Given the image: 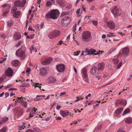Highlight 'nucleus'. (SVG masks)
I'll return each instance as SVG.
<instances>
[{"instance_id":"58","label":"nucleus","mask_w":132,"mask_h":132,"mask_svg":"<svg viewBox=\"0 0 132 132\" xmlns=\"http://www.w3.org/2000/svg\"><path fill=\"white\" fill-rule=\"evenodd\" d=\"M55 118L57 120H61V118L60 117H56Z\"/></svg>"},{"instance_id":"18","label":"nucleus","mask_w":132,"mask_h":132,"mask_svg":"<svg viewBox=\"0 0 132 132\" xmlns=\"http://www.w3.org/2000/svg\"><path fill=\"white\" fill-rule=\"evenodd\" d=\"M50 63V58L48 57L45 59V60L41 62V64L44 65H48Z\"/></svg>"},{"instance_id":"35","label":"nucleus","mask_w":132,"mask_h":132,"mask_svg":"<svg viewBox=\"0 0 132 132\" xmlns=\"http://www.w3.org/2000/svg\"><path fill=\"white\" fill-rule=\"evenodd\" d=\"M101 129V126H100L98 127H96L94 129V132H96L100 130Z\"/></svg>"},{"instance_id":"47","label":"nucleus","mask_w":132,"mask_h":132,"mask_svg":"<svg viewBox=\"0 0 132 132\" xmlns=\"http://www.w3.org/2000/svg\"><path fill=\"white\" fill-rule=\"evenodd\" d=\"M77 100L75 101V102H77L81 100L80 97L78 96L77 97Z\"/></svg>"},{"instance_id":"46","label":"nucleus","mask_w":132,"mask_h":132,"mask_svg":"<svg viewBox=\"0 0 132 132\" xmlns=\"http://www.w3.org/2000/svg\"><path fill=\"white\" fill-rule=\"evenodd\" d=\"M8 13V11H7L5 12L3 14V16H6V15Z\"/></svg>"},{"instance_id":"23","label":"nucleus","mask_w":132,"mask_h":132,"mask_svg":"<svg viewBox=\"0 0 132 132\" xmlns=\"http://www.w3.org/2000/svg\"><path fill=\"white\" fill-rule=\"evenodd\" d=\"M125 122L128 124L132 123V118L131 117L127 118L125 120Z\"/></svg>"},{"instance_id":"39","label":"nucleus","mask_w":132,"mask_h":132,"mask_svg":"<svg viewBox=\"0 0 132 132\" xmlns=\"http://www.w3.org/2000/svg\"><path fill=\"white\" fill-rule=\"evenodd\" d=\"M76 25L77 24L76 23L75 25L73 26V32H75L76 29Z\"/></svg>"},{"instance_id":"40","label":"nucleus","mask_w":132,"mask_h":132,"mask_svg":"<svg viewBox=\"0 0 132 132\" xmlns=\"http://www.w3.org/2000/svg\"><path fill=\"white\" fill-rule=\"evenodd\" d=\"M122 64V62H120L117 65V68L118 69L120 68Z\"/></svg>"},{"instance_id":"8","label":"nucleus","mask_w":132,"mask_h":132,"mask_svg":"<svg viewBox=\"0 0 132 132\" xmlns=\"http://www.w3.org/2000/svg\"><path fill=\"white\" fill-rule=\"evenodd\" d=\"M17 100L18 101L22 103V105H23L24 108H27V107L28 103L27 102L24 101L23 100L22 96L21 97H18L17 98Z\"/></svg>"},{"instance_id":"63","label":"nucleus","mask_w":132,"mask_h":132,"mask_svg":"<svg viewBox=\"0 0 132 132\" xmlns=\"http://www.w3.org/2000/svg\"><path fill=\"white\" fill-rule=\"evenodd\" d=\"M67 13L66 12H63L61 14V15L62 16H63L67 14Z\"/></svg>"},{"instance_id":"7","label":"nucleus","mask_w":132,"mask_h":132,"mask_svg":"<svg viewBox=\"0 0 132 132\" xmlns=\"http://www.w3.org/2000/svg\"><path fill=\"white\" fill-rule=\"evenodd\" d=\"M26 2V0H23L22 1L19 0L18 1L15 2V5L17 7H23Z\"/></svg>"},{"instance_id":"26","label":"nucleus","mask_w":132,"mask_h":132,"mask_svg":"<svg viewBox=\"0 0 132 132\" xmlns=\"http://www.w3.org/2000/svg\"><path fill=\"white\" fill-rule=\"evenodd\" d=\"M2 7L7 10H8L10 8V5L7 4H4L2 6Z\"/></svg>"},{"instance_id":"21","label":"nucleus","mask_w":132,"mask_h":132,"mask_svg":"<svg viewBox=\"0 0 132 132\" xmlns=\"http://www.w3.org/2000/svg\"><path fill=\"white\" fill-rule=\"evenodd\" d=\"M19 61L17 60H13L11 62L12 65L15 67H16L18 65Z\"/></svg>"},{"instance_id":"54","label":"nucleus","mask_w":132,"mask_h":132,"mask_svg":"<svg viewBox=\"0 0 132 132\" xmlns=\"http://www.w3.org/2000/svg\"><path fill=\"white\" fill-rule=\"evenodd\" d=\"M61 108V106L59 105H57L56 106V109L57 110H59Z\"/></svg>"},{"instance_id":"61","label":"nucleus","mask_w":132,"mask_h":132,"mask_svg":"<svg viewBox=\"0 0 132 132\" xmlns=\"http://www.w3.org/2000/svg\"><path fill=\"white\" fill-rule=\"evenodd\" d=\"M46 6H50V1H47L46 3Z\"/></svg>"},{"instance_id":"14","label":"nucleus","mask_w":132,"mask_h":132,"mask_svg":"<svg viewBox=\"0 0 132 132\" xmlns=\"http://www.w3.org/2000/svg\"><path fill=\"white\" fill-rule=\"evenodd\" d=\"M21 37L20 34L19 32L15 33L13 36V38L15 40L19 39L21 38Z\"/></svg>"},{"instance_id":"31","label":"nucleus","mask_w":132,"mask_h":132,"mask_svg":"<svg viewBox=\"0 0 132 132\" xmlns=\"http://www.w3.org/2000/svg\"><path fill=\"white\" fill-rule=\"evenodd\" d=\"M17 10V9L15 7H13L12 8L11 10V13H14L16 12Z\"/></svg>"},{"instance_id":"9","label":"nucleus","mask_w":132,"mask_h":132,"mask_svg":"<svg viewBox=\"0 0 132 132\" xmlns=\"http://www.w3.org/2000/svg\"><path fill=\"white\" fill-rule=\"evenodd\" d=\"M98 70L97 69V67L95 66H94L90 70L91 73L94 75H96L99 73Z\"/></svg>"},{"instance_id":"27","label":"nucleus","mask_w":132,"mask_h":132,"mask_svg":"<svg viewBox=\"0 0 132 132\" xmlns=\"http://www.w3.org/2000/svg\"><path fill=\"white\" fill-rule=\"evenodd\" d=\"M127 103L126 101L125 100H122L119 103V104L125 106L126 105Z\"/></svg>"},{"instance_id":"41","label":"nucleus","mask_w":132,"mask_h":132,"mask_svg":"<svg viewBox=\"0 0 132 132\" xmlns=\"http://www.w3.org/2000/svg\"><path fill=\"white\" fill-rule=\"evenodd\" d=\"M21 43V42L20 41H19L18 42V44H17L16 45L15 47H18L20 45Z\"/></svg>"},{"instance_id":"33","label":"nucleus","mask_w":132,"mask_h":132,"mask_svg":"<svg viewBox=\"0 0 132 132\" xmlns=\"http://www.w3.org/2000/svg\"><path fill=\"white\" fill-rule=\"evenodd\" d=\"M17 113L19 116L22 115L23 114V110H20Z\"/></svg>"},{"instance_id":"42","label":"nucleus","mask_w":132,"mask_h":132,"mask_svg":"<svg viewBox=\"0 0 132 132\" xmlns=\"http://www.w3.org/2000/svg\"><path fill=\"white\" fill-rule=\"evenodd\" d=\"M12 84H9L7 85V86H5V89H7V88H10L12 86Z\"/></svg>"},{"instance_id":"45","label":"nucleus","mask_w":132,"mask_h":132,"mask_svg":"<svg viewBox=\"0 0 132 132\" xmlns=\"http://www.w3.org/2000/svg\"><path fill=\"white\" fill-rule=\"evenodd\" d=\"M80 52V51H79L77 52H74V55L75 56H77L79 55Z\"/></svg>"},{"instance_id":"59","label":"nucleus","mask_w":132,"mask_h":132,"mask_svg":"<svg viewBox=\"0 0 132 132\" xmlns=\"http://www.w3.org/2000/svg\"><path fill=\"white\" fill-rule=\"evenodd\" d=\"M80 9H79L77 10L76 11V13L77 14H78L80 12Z\"/></svg>"},{"instance_id":"37","label":"nucleus","mask_w":132,"mask_h":132,"mask_svg":"<svg viewBox=\"0 0 132 132\" xmlns=\"http://www.w3.org/2000/svg\"><path fill=\"white\" fill-rule=\"evenodd\" d=\"M68 19H70V18L68 16H65L62 19V21H64L68 20Z\"/></svg>"},{"instance_id":"3","label":"nucleus","mask_w":132,"mask_h":132,"mask_svg":"<svg viewBox=\"0 0 132 132\" xmlns=\"http://www.w3.org/2000/svg\"><path fill=\"white\" fill-rule=\"evenodd\" d=\"M121 13V11L119 6H114L112 10V13L115 17L119 15Z\"/></svg>"},{"instance_id":"43","label":"nucleus","mask_w":132,"mask_h":132,"mask_svg":"<svg viewBox=\"0 0 132 132\" xmlns=\"http://www.w3.org/2000/svg\"><path fill=\"white\" fill-rule=\"evenodd\" d=\"M96 8L94 7V6H91L90 9V10H96Z\"/></svg>"},{"instance_id":"53","label":"nucleus","mask_w":132,"mask_h":132,"mask_svg":"<svg viewBox=\"0 0 132 132\" xmlns=\"http://www.w3.org/2000/svg\"><path fill=\"white\" fill-rule=\"evenodd\" d=\"M26 132H34V131L33 130L31 129H28Z\"/></svg>"},{"instance_id":"55","label":"nucleus","mask_w":132,"mask_h":132,"mask_svg":"<svg viewBox=\"0 0 132 132\" xmlns=\"http://www.w3.org/2000/svg\"><path fill=\"white\" fill-rule=\"evenodd\" d=\"M41 2V0H38L37 2V3H38L39 4V7H40V3Z\"/></svg>"},{"instance_id":"49","label":"nucleus","mask_w":132,"mask_h":132,"mask_svg":"<svg viewBox=\"0 0 132 132\" xmlns=\"http://www.w3.org/2000/svg\"><path fill=\"white\" fill-rule=\"evenodd\" d=\"M28 30L31 31H35V30L33 29L31 27H29L28 28Z\"/></svg>"},{"instance_id":"62","label":"nucleus","mask_w":132,"mask_h":132,"mask_svg":"<svg viewBox=\"0 0 132 132\" xmlns=\"http://www.w3.org/2000/svg\"><path fill=\"white\" fill-rule=\"evenodd\" d=\"M67 13L66 12H63L61 14V15L62 16H63L67 14Z\"/></svg>"},{"instance_id":"20","label":"nucleus","mask_w":132,"mask_h":132,"mask_svg":"<svg viewBox=\"0 0 132 132\" xmlns=\"http://www.w3.org/2000/svg\"><path fill=\"white\" fill-rule=\"evenodd\" d=\"M60 114L63 117H65L69 115V111H60Z\"/></svg>"},{"instance_id":"57","label":"nucleus","mask_w":132,"mask_h":132,"mask_svg":"<svg viewBox=\"0 0 132 132\" xmlns=\"http://www.w3.org/2000/svg\"><path fill=\"white\" fill-rule=\"evenodd\" d=\"M17 90V89H16V88H10L9 89V90Z\"/></svg>"},{"instance_id":"28","label":"nucleus","mask_w":132,"mask_h":132,"mask_svg":"<svg viewBox=\"0 0 132 132\" xmlns=\"http://www.w3.org/2000/svg\"><path fill=\"white\" fill-rule=\"evenodd\" d=\"M8 118L7 117H5L3 118H2V119L1 122V123H2V124H3L5 123V122L8 120Z\"/></svg>"},{"instance_id":"19","label":"nucleus","mask_w":132,"mask_h":132,"mask_svg":"<svg viewBox=\"0 0 132 132\" xmlns=\"http://www.w3.org/2000/svg\"><path fill=\"white\" fill-rule=\"evenodd\" d=\"M123 108H121L116 110L114 113V115L117 116V114H120L123 111Z\"/></svg>"},{"instance_id":"22","label":"nucleus","mask_w":132,"mask_h":132,"mask_svg":"<svg viewBox=\"0 0 132 132\" xmlns=\"http://www.w3.org/2000/svg\"><path fill=\"white\" fill-rule=\"evenodd\" d=\"M71 21L70 19H68V20L65 21H62V24L65 25L66 26L69 25Z\"/></svg>"},{"instance_id":"2","label":"nucleus","mask_w":132,"mask_h":132,"mask_svg":"<svg viewBox=\"0 0 132 132\" xmlns=\"http://www.w3.org/2000/svg\"><path fill=\"white\" fill-rule=\"evenodd\" d=\"M60 12L57 9L52 10L50 12V19H56L59 16Z\"/></svg>"},{"instance_id":"34","label":"nucleus","mask_w":132,"mask_h":132,"mask_svg":"<svg viewBox=\"0 0 132 132\" xmlns=\"http://www.w3.org/2000/svg\"><path fill=\"white\" fill-rule=\"evenodd\" d=\"M42 85V84H39V83H36L35 84V86L36 87H39V88H40V89L41 90V86H40Z\"/></svg>"},{"instance_id":"10","label":"nucleus","mask_w":132,"mask_h":132,"mask_svg":"<svg viewBox=\"0 0 132 132\" xmlns=\"http://www.w3.org/2000/svg\"><path fill=\"white\" fill-rule=\"evenodd\" d=\"M108 27L111 29H113L115 26V24L113 21H110L107 22Z\"/></svg>"},{"instance_id":"60","label":"nucleus","mask_w":132,"mask_h":132,"mask_svg":"<svg viewBox=\"0 0 132 132\" xmlns=\"http://www.w3.org/2000/svg\"><path fill=\"white\" fill-rule=\"evenodd\" d=\"M1 37L3 38L4 39L6 37V36L4 35V34H2L1 35Z\"/></svg>"},{"instance_id":"16","label":"nucleus","mask_w":132,"mask_h":132,"mask_svg":"<svg viewBox=\"0 0 132 132\" xmlns=\"http://www.w3.org/2000/svg\"><path fill=\"white\" fill-rule=\"evenodd\" d=\"M129 52V50L128 47H125L122 50V53L123 54L126 56L128 55Z\"/></svg>"},{"instance_id":"30","label":"nucleus","mask_w":132,"mask_h":132,"mask_svg":"<svg viewBox=\"0 0 132 132\" xmlns=\"http://www.w3.org/2000/svg\"><path fill=\"white\" fill-rule=\"evenodd\" d=\"M7 130V128L6 127H3L2 129L0 130V132H6Z\"/></svg>"},{"instance_id":"48","label":"nucleus","mask_w":132,"mask_h":132,"mask_svg":"<svg viewBox=\"0 0 132 132\" xmlns=\"http://www.w3.org/2000/svg\"><path fill=\"white\" fill-rule=\"evenodd\" d=\"M50 1L52 2H50V6H51L52 5V3H55V0H50Z\"/></svg>"},{"instance_id":"38","label":"nucleus","mask_w":132,"mask_h":132,"mask_svg":"<svg viewBox=\"0 0 132 132\" xmlns=\"http://www.w3.org/2000/svg\"><path fill=\"white\" fill-rule=\"evenodd\" d=\"M93 24L94 26H96L98 24V23L97 21H94L93 20L92 21Z\"/></svg>"},{"instance_id":"44","label":"nucleus","mask_w":132,"mask_h":132,"mask_svg":"<svg viewBox=\"0 0 132 132\" xmlns=\"http://www.w3.org/2000/svg\"><path fill=\"white\" fill-rule=\"evenodd\" d=\"M7 24L9 26L11 27L12 25V23L10 21H9L7 22Z\"/></svg>"},{"instance_id":"11","label":"nucleus","mask_w":132,"mask_h":132,"mask_svg":"<svg viewBox=\"0 0 132 132\" xmlns=\"http://www.w3.org/2000/svg\"><path fill=\"white\" fill-rule=\"evenodd\" d=\"M13 73V71L12 69L10 68H9L6 70L5 74L8 77H11Z\"/></svg>"},{"instance_id":"32","label":"nucleus","mask_w":132,"mask_h":132,"mask_svg":"<svg viewBox=\"0 0 132 132\" xmlns=\"http://www.w3.org/2000/svg\"><path fill=\"white\" fill-rule=\"evenodd\" d=\"M30 52L31 53H32V51H35L36 52L37 51V49L35 47H34V46H32L31 48L30 49Z\"/></svg>"},{"instance_id":"25","label":"nucleus","mask_w":132,"mask_h":132,"mask_svg":"<svg viewBox=\"0 0 132 132\" xmlns=\"http://www.w3.org/2000/svg\"><path fill=\"white\" fill-rule=\"evenodd\" d=\"M56 80L55 78L53 77H50V84L54 83Z\"/></svg>"},{"instance_id":"6","label":"nucleus","mask_w":132,"mask_h":132,"mask_svg":"<svg viewBox=\"0 0 132 132\" xmlns=\"http://www.w3.org/2000/svg\"><path fill=\"white\" fill-rule=\"evenodd\" d=\"M65 66L63 64H59L56 65V68L57 71L59 72H63L65 69Z\"/></svg>"},{"instance_id":"29","label":"nucleus","mask_w":132,"mask_h":132,"mask_svg":"<svg viewBox=\"0 0 132 132\" xmlns=\"http://www.w3.org/2000/svg\"><path fill=\"white\" fill-rule=\"evenodd\" d=\"M130 112V110L129 108H127L124 111L122 115L126 114L127 113H129Z\"/></svg>"},{"instance_id":"50","label":"nucleus","mask_w":132,"mask_h":132,"mask_svg":"<svg viewBox=\"0 0 132 132\" xmlns=\"http://www.w3.org/2000/svg\"><path fill=\"white\" fill-rule=\"evenodd\" d=\"M9 93L6 92L5 93V98H6L9 96Z\"/></svg>"},{"instance_id":"12","label":"nucleus","mask_w":132,"mask_h":132,"mask_svg":"<svg viewBox=\"0 0 132 132\" xmlns=\"http://www.w3.org/2000/svg\"><path fill=\"white\" fill-rule=\"evenodd\" d=\"M60 32L58 30H55L50 35V39H52L55 37L56 36H59Z\"/></svg>"},{"instance_id":"56","label":"nucleus","mask_w":132,"mask_h":132,"mask_svg":"<svg viewBox=\"0 0 132 132\" xmlns=\"http://www.w3.org/2000/svg\"><path fill=\"white\" fill-rule=\"evenodd\" d=\"M114 51V50H112L111 49L110 50V51L108 52V53L109 54H111L112 52Z\"/></svg>"},{"instance_id":"52","label":"nucleus","mask_w":132,"mask_h":132,"mask_svg":"<svg viewBox=\"0 0 132 132\" xmlns=\"http://www.w3.org/2000/svg\"><path fill=\"white\" fill-rule=\"evenodd\" d=\"M45 97L44 95H37L36 96V97L37 98L38 97Z\"/></svg>"},{"instance_id":"36","label":"nucleus","mask_w":132,"mask_h":132,"mask_svg":"<svg viewBox=\"0 0 132 132\" xmlns=\"http://www.w3.org/2000/svg\"><path fill=\"white\" fill-rule=\"evenodd\" d=\"M45 18L47 19H48L50 18V12H48L46 15Z\"/></svg>"},{"instance_id":"15","label":"nucleus","mask_w":132,"mask_h":132,"mask_svg":"<svg viewBox=\"0 0 132 132\" xmlns=\"http://www.w3.org/2000/svg\"><path fill=\"white\" fill-rule=\"evenodd\" d=\"M47 73V71L45 68H43L40 69V73H39L40 75L43 76H45Z\"/></svg>"},{"instance_id":"1","label":"nucleus","mask_w":132,"mask_h":132,"mask_svg":"<svg viewBox=\"0 0 132 132\" xmlns=\"http://www.w3.org/2000/svg\"><path fill=\"white\" fill-rule=\"evenodd\" d=\"M83 51L84 52V53L85 55H93L94 54L95 55H98L102 53V51H99L98 52H97L96 53H94L96 52V51L94 49L92 48H91L90 50L88 48H86V51Z\"/></svg>"},{"instance_id":"64","label":"nucleus","mask_w":132,"mask_h":132,"mask_svg":"<svg viewBox=\"0 0 132 132\" xmlns=\"http://www.w3.org/2000/svg\"><path fill=\"white\" fill-rule=\"evenodd\" d=\"M30 68H28L27 69L26 72H29L30 71Z\"/></svg>"},{"instance_id":"4","label":"nucleus","mask_w":132,"mask_h":132,"mask_svg":"<svg viewBox=\"0 0 132 132\" xmlns=\"http://www.w3.org/2000/svg\"><path fill=\"white\" fill-rule=\"evenodd\" d=\"M15 55L16 56L21 57L23 58H24L26 56L25 52L20 49H18L16 51Z\"/></svg>"},{"instance_id":"13","label":"nucleus","mask_w":132,"mask_h":132,"mask_svg":"<svg viewBox=\"0 0 132 132\" xmlns=\"http://www.w3.org/2000/svg\"><path fill=\"white\" fill-rule=\"evenodd\" d=\"M81 72L84 78H86L87 77V70L86 68H84L82 69L81 71Z\"/></svg>"},{"instance_id":"51","label":"nucleus","mask_w":132,"mask_h":132,"mask_svg":"<svg viewBox=\"0 0 132 132\" xmlns=\"http://www.w3.org/2000/svg\"><path fill=\"white\" fill-rule=\"evenodd\" d=\"M99 105V104L97 103L95 105H94L93 106V108L94 109H95L96 107L98 106Z\"/></svg>"},{"instance_id":"5","label":"nucleus","mask_w":132,"mask_h":132,"mask_svg":"<svg viewBox=\"0 0 132 132\" xmlns=\"http://www.w3.org/2000/svg\"><path fill=\"white\" fill-rule=\"evenodd\" d=\"M91 34L90 32L87 31H84L82 33V37L84 39H88L90 37Z\"/></svg>"},{"instance_id":"24","label":"nucleus","mask_w":132,"mask_h":132,"mask_svg":"<svg viewBox=\"0 0 132 132\" xmlns=\"http://www.w3.org/2000/svg\"><path fill=\"white\" fill-rule=\"evenodd\" d=\"M20 14V12L19 11H17L13 14V15L14 17L17 18L19 16Z\"/></svg>"},{"instance_id":"17","label":"nucleus","mask_w":132,"mask_h":132,"mask_svg":"<svg viewBox=\"0 0 132 132\" xmlns=\"http://www.w3.org/2000/svg\"><path fill=\"white\" fill-rule=\"evenodd\" d=\"M104 63L103 62H102L101 63L98 64L97 68L98 70H103L104 69Z\"/></svg>"}]
</instances>
